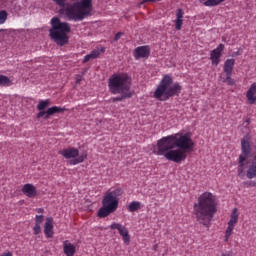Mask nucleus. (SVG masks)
<instances>
[{"mask_svg":"<svg viewBox=\"0 0 256 256\" xmlns=\"http://www.w3.org/2000/svg\"><path fill=\"white\" fill-rule=\"evenodd\" d=\"M219 201L217 196L211 192L202 193L193 205V214L200 225L209 227L213 217L217 214Z\"/></svg>","mask_w":256,"mask_h":256,"instance_id":"2","label":"nucleus"},{"mask_svg":"<svg viewBox=\"0 0 256 256\" xmlns=\"http://www.w3.org/2000/svg\"><path fill=\"white\" fill-rule=\"evenodd\" d=\"M225 50L224 44H219L217 48L211 51L210 53V60L212 61V65H219L221 63V55H223V51Z\"/></svg>","mask_w":256,"mask_h":256,"instance_id":"11","label":"nucleus"},{"mask_svg":"<svg viewBox=\"0 0 256 256\" xmlns=\"http://www.w3.org/2000/svg\"><path fill=\"white\" fill-rule=\"evenodd\" d=\"M151 55V49L149 46H139L134 50V59H149Z\"/></svg>","mask_w":256,"mask_h":256,"instance_id":"12","label":"nucleus"},{"mask_svg":"<svg viewBox=\"0 0 256 256\" xmlns=\"http://www.w3.org/2000/svg\"><path fill=\"white\" fill-rule=\"evenodd\" d=\"M93 11V0H82L68 5L64 9V15L69 21H83Z\"/></svg>","mask_w":256,"mask_h":256,"instance_id":"5","label":"nucleus"},{"mask_svg":"<svg viewBox=\"0 0 256 256\" xmlns=\"http://www.w3.org/2000/svg\"><path fill=\"white\" fill-rule=\"evenodd\" d=\"M223 1H225V0H215L216 5H220V3H223Z\"/></svg>","mask_w":256,"mask_h":256,"instance_id":"40","label":"nucleus"},{"mask_svg":"<svg viewBox=\"0 0 256 256\" xmlns=\"http://www.w3.org/2000/svg\"><path fill=\"white\" fill-rule=\"evenodd\" d=\"M110 229L112 231H115V229H116L119 232V235H121V237L126 245H129V243H131V236H129V230L127 229V227H125L119 223L113 222L110 225Z\"/></svg>","mask_w":256,"mask_h":256,"instance_id":"10","label":"nucleus"},{"mask_svg":"<svg viewBox=\"0 0 256 256\" xmlns=\"http://www.w3.org/2000/svg\"><path fill=\"white\" fill-rule=\"evenodd\" d=\"M117 97L112 98L113 103L116 101H125V99H131L133 97V92H118Z\"/></svg>","mask_w":256,"mask_h":256,"instance_id":"22","label":"nucleus"},{"mask_svg":"<svg viewBox=\"0 0 256 256\" xmlns=\"http://www.w3.org/2000/svg\"><path fill=\"white\" fill-rule=\"evenodd\" d=\"M63 251L66 256H74L77 253L75 245L69 242V240L63 242Z\"/></svg>","mask_w":256,"mask_h":256,"instance_id":"17","label":"nucleus"},{"mask_svg":"<svg viewBox=\"0 0 256 256\" xmlns=\"http://www.w3.org/2000/svg\"><path fill=\"white\" fill-rule=\"evenodd\" d=\"M235 67V59H227L224 63V73L233 74V69Z\"/></svg>","mask_w":256,"mask_h":256,"instance_id":"21","label":"nucleus"},{"mask_svg":"<svg viewBox=\"0 0 256 256\" xmlns=\"http://www.w3.org/2000/svg\"><path fill=\"white\" fill-rule=\"evenodd\" d=\"M246 99L250 105L256 103V83L251 84L250 88L246 92Z\"/></svg>","mask_w":256,"mask_h":256,"instance_id":"15","label":"nucleus"},{"mask_svg":"<svg viewBox=\"0 0 256 256\" xmlns=\"http://www.w3.org/2000/svg\"><path fill=\"white\" fill-rule=\"evenodd\" d=\"M156 147L154 155L165 157L173 163H183L187 159V153L193 151L195 143L189 134L176 133L159 139Z\"/></svg>","mask_w":256,"mask_h":256,"instance_id":"1","label":"nucleus"},{"mask_svg":"<svg viewBox=\"0 0 256 256\" xmlns=\"http://www.w3.org/2000/svg\"><path fill=\"white\" fill-rule=\"evenodd\" d=\"M53 217L46 218V222L44 225V235L47 239H51L53 237Z\"/></svg>","mask_w":256,"mask_h":256,"instance_id":"16","label":"nucleus"},{"mask_svg":"<svg viewBox=\"0 0 256 256\" xmlns=\"http://www.w3.org/2000/svg\"><path fill=\"white\" fill-rule=\"evenodd\" d=\"M248 187H256V181L255 182H249Z\"/></svg>","mask_w":256,"mask_h":256,"instance_id":"39","label":"nucleus"},{"mask_svg":"<svg viewBox=\"0 0 256 256\" xmlns=\"http://www.w3.org/2000/svg\"><path fill=\"white\" fill-rule=\"evenodd\" d=\"M183 87L179 82L173 83V77L169 74L163 76L156 90L154 91L153 97L157 101H169L171 97L181 94Z\"/></svg>","mask_w":256,"mask_h":256,"instance_id":"3","label":"nucleus"},{"mask_svg":"<svg viewBox=\"0 0 256 256\" xmlns=\"http://www.w3.org/2000/svg\"><path fill=\"white\" fill-rule=\"evenodd\" d=\"M121 37H123V33L122 32H118L115 37H114V41L117 42L119 39H121Z\"/></svg>","mask_w":256,"mask_h":256,"instance_id":"36","label":"nucleus"},{"mask_svg":"<svg viewBox=\"0 0 256 256\" xmlns=\"http://www.w3.org/2000/svg\"><path fill=\"white\" fill-rule=\"evenodd\" d=\"M221 256H233V252L228 251V252H226V253H222Z\"/></svg>","mask_w":256,"mask_h":256,"instance_id":"37","label":"nucleus"},{"mask_svg":"<svg viewBox=\"0 0 256 256\" xmlns=\"http://www.w3.org/2000/svg\"><path fill=\"white\" fill-rule=\"evenodd\" d=\"M52 28L49 31L50 38L56 45L63 47L69 43V33H71V26L67 22H61L58 17L51 19Z\"/></svg>","mask_w":256,"mask_h":256,"instance_id":"6","label":"nucleus"},{"mask_svg":"<svg viewBox=\"0 0 256 256\" xmlns=\"http://www.w3.org/2000/svg\"><path fill=\"white\" fill-rule=\"evenodd\" d=\"M247 179H255L256 177V154L248 165V169L245 172Z\"/></svg>","mask_w":256,"mask_h":256,"instance_id":"14","label":"nucleus"},{"mask_svg":"<svg viewBox=\"0 0 256 256\" xmlns=\"http://www.w3.org/2000/svg\"><path fill=\"white\" fill-rule=\"evenodd\" d=\"M64 111L65 108H61L59 106H53L51 108H48L45 119H49V117H51V115H55V113H63Z\"/></svg>","mask_w":256,"mask_h":256,"instance_id":"23","label":"nucleus"},{"mask_svg":"<svg viewBox=\"0 0 256 256\" xmlns=\"http://www.w3.org/2000/svg\"><path fill=\"white\" fill-rule=\"evenodd\" d=\"M239 223V209L234 208L230 215V220L227 223V228L225 231L224 241L227 243L229 241V237L233 235V231H235L236 225Z\"/></svg>","mask_w":256,"mask_h":256,"instance_id":"9","label":"nucleus"},{"mask_svg":"<svg viewBox=\"0 0 256 256\" xmlns=\"http://www.w3.org/2000/svg\"><path fill=\"white\" fill-rule=\"evenodd\" d=\"M44 211H45V210H44L43 208H39V209H38V213H44Z\"/></svg>","mask_w":256,"mask_h":256,"instance_id":"41","label":"nucleus"},{"mask_svg":"<svg viewBox=\"0 0 256 256\" xmlns=\"http://www.w3.org/2000/svg\"><path fill=\"white\" fill-rule=\"evenodd\" d=\"M22 193L29 198L37 197V188L33 184H25L22 187Z\"/></svg>","mask_w":256,"mask_h":256,"instance_id":"18","label":"nucleus"},{"mask_svg":"<svg viewBox=\"0 0 256 256\" xmlns=\"http://www.w3.org/2000/svg\"><path fill=\"white\" fill-rule=\"evenodd\" d=\"M162 0H142L141 5H145V3H157Z\"/></svg>","mask_w":256,"mask_h":256,"instance_id":"35","label":"nucleus"},{"mask_svg":"<svg viewBox=\"0 0 256 256\" xmlns=\"http://www.w3.org/2000/svg\"><path fill=\"white\" fill-rule=\"evenodd\" d=\"M141 209V202L133 201L128 205V211L130 213H135V211H139Z\"/></svg>","mask_w":256,"mask_h":256,"instance_id":"26","label":"nucleus"},{"mask_svg":"<svg viewBox=\"0 0 256 256\" xmlns=\"http://www.w3.org/2000/svg\"><path fill=\"white\" fill-rule=\"evenodd\" d=\"M241 149H242V155H246V156L251 155V144L249 143V140L245 138L241 140Z\"/></svg>","mask_w":256,"mask_h":256,"instance_id":"20","label":"nucleus"},{"mask_svg":"<svg viewBox=\"0 0 256 256\" xmlns=\"http://www.w3.org/2000/svg\"><path fill=\"white\" fill-rule=\"evenodd\" d=\"M0 256H13L12 252H5L3 254H1Z\"/></svg>","mask_w":256,"mask_h":256,"instance_id":"38","label":"nucleus"},{"mask_svg":"<svg viewBox=\"0 0 256 256\" xmlns=\"http://www.w3.org/2000/svg\"><path fill=\"white\" fill-rule=\"evenodd\" d=\"M246 123H248V124H249V119H247V120H246Z\"/></svg>","mask_w":256,"mask_h":256,"instance_id":"43","label":"nucleus"},{"mask_svg":"<svg viewBox=\"0 0 256 256\" xmlns=\"http://www.w3.org/2000/svg\"><path fill=\"white\" fill-rule=\"evenodd\" d=\"M108 87L112 95H119V93H132L131 77L125 73L113 74L108 80Z\"/></svg>","mask_w":256,"mask_h":256,"instance_id":"7","label":"nucleus"},{"mask_svg":"<svg viewBox=\"0 0 256 256\" xmlns=\"http://www.w3.org/2000/svg\"><path fill=\"white\" fill-rule=\"evenodd\" d=\"M123 195V188H111L108 190L102 199V207L98 210V217L100 219H105L109 217L111 213H115L119 209V197Z\"/></svg>","mask_w":256,"mask_h":256,"instance_id":"4","label":"nucleus"},{"mask_svg":"<svg viewBox=\"0 0 256 256\" xmlns=\"http://www.w3.org/2000/svg\"><path fill=\"white\" fill-rule=\"evenodd\" d=\"M205 7H217L215 0H207L204 2Z\"/></svg>","mask_w":256,"mask_h":256,"instance_id":"31","label":"nucleus"},{"mask_svg":"<svg viewBox=\"0 0 256 256\" xmlns=\"http://www.w3.org/2000/svg\"><path fill=\"white\" fill-rule=\"evenodd\" d=\"M47 117V111L40 110V112L37 114V119H45Z\"/></svg>","mask_w":256,"mask_h":256,"instance_id":"33","label":"nucleus"},{"mask_svg":"<svg viewBox=\"0 0 256 256\" xmlns=\"http://www.w3.org/2000/svg\"><path fill=\"white\" fill-rule=\"evenodd\" d=\"M237 55H241V52H236V54L234 56H237Z\"/></svg>","mask_w":256,"mask_h":256,"instance_id":"42","label":"nucleus"},{"mask_svg":"<svg viewBox=\"0 0 256 256\" xmlns=\"http://www.w3.org/2000/svg\"><path fill=\"white\" fill-rule=\"evenodd\" d=\"M99 55H101L99 50H93L90 54H87L84 57L83 63H88V61H91V59H97V57H99Z\"/></svg>","mask_w":256,"mask_h":256,"instance_id":"25","label":"nucleus"},{"mask_svg":"<svg viewBox=\"0 0 256 256\" xmlns=\"http://www.w3.org/2000/svg\"><path fill=\"white\" fill-rule=\"evenodd\" d=\"M56 5H59V7H65V2L67 0H53Z\"/></svg>","mask_w":256,"mask_h":256,"instance_id":"34","label":"nucleus"},{"mask_svg":"<svg viewBox=\"0 0 256 256\" xmlns=\"http://www.w3.org/2000/svg\"><path fill=\"white\" fill-rule=\"evenodd\" d=\"M58 153L59 155H62L64 159H72L69 161L70 165H79V163H83V161L87 159V153H82L79 156V149L75 147L60 150Z\"/></svg>","mask_w":256,"mask_h":256,"instance_id":"8","label":"nucleus"},{"mask_svg":"<svg viewBox=\"0 0 256 256\" xmlns=\"http://www.w3.org/2000/svg\"><path fill=\"white\" fill-rule=\"evenodd\" d=\"M13 82L11 79L5 75H0V87H11Z\"/></svg>","mask_w":256,"mask_h":256,"instance_id":"24","label":"nucleus"},{"mask_svg":"<svg viewBox=\"0 0 256 256\" xmlns=\"http://www.w3.org/2000/svg\"><path fill=\"white\" fill-rule=\"evenodd\" d=\"M233 74H226V78L223 80V83H227V85H235V80L231 78Z\"/></svg>","mask_w":256,"mask_h":256,"instance_id":"28","label":"nucleus"},{"mask_svg":"<svg viewBox=\"0 0 256 256\" xmlns=\"http://www.w3.org/2000/svg\"><path fill=\"white\" fill-rule=\"evenodd\" d=\"M45 219V216L43 215H36L35 216V225H41Z\"/></svg>","mask_w":256,"mask_h":256,"instance_id":"30","label":"nucleus"},{"mask_svg":"<svg viewBox=\"0 0 256 256\" xmlns=\"http://www.w3.org/2000/svg\"><path fill=\"white\" fill-rule=\"evenodd\" d=\"M49 103H50L49 99L40 101L37 105L38 111H45V109L49 107Z\"/></svg>","mask_w":256,"mask_h":256,"instance_id":"27","label":"nucleus"},{"mask_svg":"<svg viewBox=\"0 0 256 256\" xmlns=\"http://www.w3.org/2000/svg\"><path fill=\"white\" fill-rule=\"evenodd\" d=\"M7 21V11L2 10L0 11V25H3Z\"/></svg>","mask_w":256,"mask_h":256,"instance_id":"29","label":"nucleus"},{"mask_svg":"<svg viewBox=\"0 0 256 256\" xmlns=\"http://www.w3.org/2000/svg\"><path fill=\"white\" fill-rule=\"evenodd\" d=\"M34 235H39L41 233V224H35L33 227Z\"/></svg>","mask_w":256,"mask_h":256,"instance_id":"32","label":"nucleus"},{"mask_svg":"<svg viewBox=\"0 0 256 256\" xmlns=\"http://www.w3.org/2000/svg\"><path fill=\"white\" fill-rule=\"evenodd\" d=\"M247 157L249 156H246L245 154H241L238 158L237 173L240 179H245V162L247 161Z\"/></svg>","mask_w":256,"mask_h":256,"instance_id":"13","label":"nucleus"},{"mask_svg":"<svg viewBox=\"0 0 256 256\" xmlns=\"http://www.w3.org/2000/svg\"><path fill=\"white\" fill-rule=\"evenodd\" d=\"M185 15V12H183V9L179 8L176 11V20L175 23V29L176 31H181V27H183V16Z\"/></svg>","mask_w":256,"mask_h":256,"instance_id":"19","label":"nucleus"}]
</instances>
